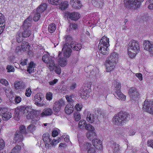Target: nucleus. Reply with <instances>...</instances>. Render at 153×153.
Returning <instances> with one entry per match:
<instances>
[{"mask_svg":"<svg viewBox=\"0 0 153 153\" xmlns=\"http://www.w3.org/2000/svg\"><path fill=\"white\" fill-rule=\"evenodd\" d=\"M90 89L87 86L82 87L80 91V95L82 98L85 99L89 97Z\"/></svg>","mask_w":153,"mask_h":153,"instance_id":"nucleus-12","label":"nucleus"},{"mask_svg":"<svg viewBox=\"0 0 153 153\" xmlns=\"http://www.w3.org/2000/svg\"><path fill=\"white\" fill-rule=\"evenodd\" d=\"M47 5L46 3H42L37 8L36 10L40 13L44 12L47 9Z\"/></svg>","mask_w":153,"mask_h":153,"instance_id":"nucleus-26","label":"nucleus"},{"mask_svg":"<svg viewBox=\"0 0 153 153\" xmlns=\"http://www.w3.org/2000/svg\"><path fill=\"white\" fill-rule=\"evenodd\" d=\"M85 128L86 129L90 130V131H94V127L89 124H87Z\"/></svg>","mask_w":153,"mask_h":153,"instance_id":"nucleus-50","label":"nucleus"},{"mask_svg":"<svg viewBox=\"0 0 153 153\" xmlns=\"http://www.w3.org/2000/svg\"><path fill=\"white\" fill-rule=\"evenodd\" d=\"M5 147V143L4 140L0 139V150L3 149Z\"/></svg>","mask_w":153,"mask_h":153,"instance_id":"nucleus-55","label":"nucleus"},{"mask_svg":"<svg viewBox=\"0 0 153 153\" xmlns=\"http://www.w3.org/2000/svg\"><path fill=\"white\" fill-rule=\"evenodd\" d=\"M82 107V105L81 103L77 104L75 106V109L77 111H81Z\"/></svg>","mask_w":153,"mask_h":153,"instance_id":"nucleus-54","label":"nucleus"},{"mask_svg":"<svg viewBox=\"0 0 153 153\" xmlns=\"http://www.w3.org/2000/svg\"><path fill=\"white\" fill-rule=\"evenodd\" d=\"M86 125V121L83 120H81L78 124L79 127L81 129L85 128Z\"/></svg>","mask_w":153,"mask_h":153,"instance_id":"nucleus-39","label":"nucleus"},{"mask_svg":"<svg viewBox=\"0 0 153 153\" xmlns=\"http://www.w3.org/2000/svg\"><path fill=\"white\" fill-rule=\"evenodd\" d=\"M86 119L89 123H92L94 121V114H91L90 112L88 111Z\"/></svg>","mask_w":153,"mask_h":153,"instance_id":"nucleus-28","label":"nucleus"},{"mask_svg":"<svg viewBox=\"0 0 153 153\" xmlns=\"http://www.w3.org/2000/svg\"><path fill=\"white\" fill-rule=\"evenodd\" d=\"M144 0H124L125 6L128 9H135L139 8Z\"/></svg>","mask_w":153,"mask_h":153,"instance_id":"nucleus-7","label":"nucleus"},{"mask_svg":"<svg viewBox=\"0 0 153 153\" xmlns=\"http://www.w3.org/2000/svg\"><path fill=\"white\" fill-rule=\"evenodd\" d=\"M74 106L72 104L68 103L65 106V111L67 114H70L72 113L74 110Z\"/></svg>","mask_w":153,"mask_h":153,"instance_id":"nucleus-19","label":"nucleus"},{"mask_svg":"<svg viewBox=\"0 0 153 153\" xmlns=\"http://www.w3.org/2000/svg\"><path fill=\"white\" fill-rule=\"evenodd\" d=\"M147 144L148 146H149L153 148V140H148Z\"/></svg>","mask_w":153,"mask_h":153,"instance_id":"nucleus-63","label":"nucleus"},{"mask_svg":"<svg viewBox=\"0 0 153 153\" xmlns=\"http://www.w3.org/2000/svg\"><path fill=\"white\" fill-rule=\"evenodd\" d=\"M47 64L48 67L50 68V69L51 71H53L54 69V66L55 64L54 63V59L52 57H50V59L46 63Z\"/></svg>","mask_w":153,"mask_h":153,"instance_id":"nucleus-24","label":"nucleus"},{"mask_svg":"<svg viewBox=\"0 0 153 153\" xmlns=\"http://www.w3.org/2000/svg\"><path fill=\"white\" fill-rule=\"evenodd\" d=\"M109 38L105 36L101 39L99 43L98 48L100 52L104 55H107L109 53L108 47L109 45Z\"/></svg>","mask_w":153,"mask_h":153,"instance_id":"nucleus-5","label":"nucleus"},{"mask_svg":"<svg viewBox=\"0 0 153 153\" xmlns=\"http://www.w3.org/2000/svg\"><path fill=\"white\" fill-rule=\"evenodd\" d=\"M29 108L26 106H20L16 108L14 112V119L19 120L21 116L26 113H27L26 117L27 119H31L32 121L35 122L39 120V117L37 115V112L35 111H29Z\"/></svg>","mask_w":153,"mask_h":153,"instance_id":"nucleus-1","label":"nucleus"},{"mask_svg":"<svg viewBox=\"0 0 153 153\" xmlns=\"http://www.w3.org/2000/svg\"><path fill=\"white\" fill-rule=\"evenodd\" d=\"M0 82L2 84L7 86L8 85L9 83L8 81L5 79H1L0 80Z\"/></svg>","mask_w":153,"mask_h":153,"instance_id":"nucleus-59","label":"nucleus"},{"mask_svg":"<svg viewBox=\"0 0 153 153\" xmlns=\"http://www.w3.org/2000/svg\"><path fill=\"white\" fill-rule=\"evenodd\" d=\"M48 2L50 4L57 5L62 3V0H48Z\"/></svg>","mask_w":153,"mask_h":153,"instance_id":"nucleus-38","label":"nucleus"},{"mask_svg":"<svg viewBox=\"0 0 153 153\" xmlns=\"http://www.w3.org/2000/svg\"><path fill=\"white\" fill-rule=\"evenodd\" d=\"M27 59H22L20 61V64L22 66H24L27 64Z\"/></svg>","mask_w":153,"mask_h":153,"instance_id":"nucleus-58","label":"nucleus"},{"mask_svg":"<svg viewBox=\"0 0 153 153\" xmlns=\"http://www.w3.org/2000/svg\"><path fill=\"white\" fill-rule=\"evenodd\" d=\"M115 88L114 89L115 93L114 94V96L118 99L124 101L126 98V96L120 91V90L121 87L120 84L119 82L116 81L114 85Z\"/></svg>","mask_w":153,"mask_h":153,"instance_id":"nucleus-9","label":"nucleus"},{"mask_svg":"<svg viewBox=\"0 0 153 153\" xmlns=\"http://www.w3.org/2000/svg\"><path fill=\"white\" fill-rule=\"evenodd\" d=\"M95 111H97V118L99 121L101 120H105L106 115V113L105 112L102 111H101V110L98 108L95 109Z\"/></svg>","mask_w":153,"mask_h":153,"instance_id":"nucleus-15","label":"nucleus"},{"mask_svg":"<svg viewBox=\"0 0 153 153\" xmlns=\"http://www.w3.org/2000/svg\"><path fill=\"white\" fill-rule=\"evenodd\" d=\"M143 46L145 50L148 51L151 54L153 55V42L149 41H144Z\"/></svg>","mask_w":153,"mask_h":153,"instance_id":"nucleus-13","label":"nucleus"},{"mask_svg":"<svg viewBox=\"0 0 153 153\" xmlns=\"http://www.w3.org/2000/svg\"><path fill=\"white\" fill-rule=\"evenodd\" d=\"M65 38V43L63 45H66L67 46H70V44L72 41V37L70 36H67Z\"/></svg>","mask_w":153,"mask_h":153,"instance_id":"nucleus-36","label":"nucleus"},{"mask_svg":"<svg viewBox=\"0 0 153 153\" xmlns=\"http://www.w3.org/2000/svg\"><path fill=\"white\" fill-rule=\"evenodd\" d=\"M107 90L104 87L100 88L99 89V93L101 95L102 94L103 96H106L107 94Z\"/></svg>","mask_w":153,"mask_h":153,"instance_id":"nucleus-40","label":"nucleus"},{"mask_svg":"<svg viewBox=\"0 0 153 153\" xmlns=\"http://www.w3.org/2000/svg\"><path fill=\"white\" fill-rule=\"evenodd\" d=\"M33 13H34V16L33 17V19L35 22L37 21L40 18L41 13L36 10H34Z\"/></svg>","mask_w":153,"mask_h":153,"instance_id":"nucleus-31","label":"nucleus"},{"mask_svg":"<svg viewBox=\"0 0 153 153\" xmlns=\"http://www.w3.org/2000/svg\"><path fill=\"white\" fill-rule=\"evenodd\" d=\"M56 28V27L55 24L54 23H52L50 24L48 27V30L50 33H53Z\"/></svg>","mask_w":153,"mask_h":153,"instance_id":"nucleus-32","label":"nucleus"},{"mask_svg":"<svg viewBox=\"0 0 153 153\" xmlns=\"http://www.w3.org/2000/svg\"><path fill=\"white\" fill-rule=\"evenodd\" d=\"M77 28V25L75 23H72L70 24L69 30H76Z\"/></svg>","mask_w":153,"mask_h":153,"instance_id":"nucleus-47","label":"nucleus"},{"mask_svg":"<svg viewBox=\"0 0 153 153\" xmlns=\"http://www.w3.org/2000/svg\"><path fill=\"white\" fill-rule=\"evenodd\" d=\"M68 2L67 1H65L63 2H62L61 3L60 8L62 10H64L67 8L68 7Z\"/></svg>","mask_w":153,"mask_h":153,"instance_id":"nucleus-41","label":"nucleus"},{"mask_svg":"<svg viewBox=\"0 0 153 153\" xmlns=\"http://www.w3.org/2000/svg\"><path fill=\"white\" fill-rule=\"evenodd\" d=\"M118 54L114 52L106 59L105 65L106 66V71L110 72L114 68L116 62L118 61Z\"/></svg>","mask_w":153,"mask_h":153,"instance_id":"nucleus-3","label":"nucleus"},{"mask_svg":"<svg viewBox=\"0 0 153 153\" xmlns=\"http://www.w3.org/2000/svg\"><path fill=\"white\" fill-rule=\"evenodd\" d=\"M22 33V36L24 38L29 37L31 34V31L29 30H23Z\"/></svg>","mask_w":153,"mask_h":153,"instance_id":"nucleus-33","label":"nucleus"},{"mask_svg":"<svg viewBox=\"0 0 153 153\" xmlns=\"http://www.w3.org/2000/svg\"><path fill=\"white\" fill-rule=\"evenodd\" d=\"M46 99L49 100H51L52 99V94L50 92H48L46 94Z\"/></svg>","mask_w":153,"mask_h":153,"instance_id":"nucleus-53","label":"nucleus"},{"mask_svg":"<svg viewBox=\"0 0 153 153\" xmlns=\"http://www.w3.org/2000/svg\"><path fill=\"white\" fill-rule=\"evenodd\" d=\"M42 95L39 93L37 94H36L35 97V104L37 106H42L41 103V101L42 100Z\"/></svg>","mask_w":153,"mask_h":153,"instance_id":"nucleus-20","label":"nucleus"},{"mask_svg":"<svg viewBox=\"0 0 153 153\" xmlns=\"http://www.w3.org/2000/svg\"><path fill=\"white\" fill-rule=\"evenodd\" d=\"M91 145L90 143H85L83 146V147H82V148H83V149H88L91 146Z\"/></svg>","mask_w":153,"mask_h":153,"instance_id":"nucleus-57","label":"nucleus"},{"mask_svg":"<svg viewBox=\"0 0 153 153\" xmlns=\"http://www.w3.org/2000/svg\"><path fill=\"white\" fill-rule=\"evenodd\" d=\"M53 113L52 110L50 108H45L42 111V116H49L52 115Z\"/></svg>","mask_w":153,"mask_h":153,"instance_id":"nucleus-27","label":"nucleus"},{"mask_svg":"<svg viewBox=\"0 0 153 153\" xmlns=\"http://www.w3.org/2000/svg\"><path fill=\"white\" fill-rule=\"evenodd\" d=\"M71 48L74 50L76 51L80 50L82 46L81 44H77L75 41H72L70 44Z\"/></svg>","mask_w":153,"mask_h":153,"instance_id":"nucleus-22","label":"nucleus"},{"mask_svg":"<svg viewBox=\"0 0 153 153\" xmlns=\"http://www.w3.org/2000/svg\"><path fill=\"white\" fill-rule=\"evenodd\" d=\"M19 131H16L15 134L14 140L16 143L22 142L23 136L27 135V134L25 127L24 125H21L19 127Z\"/></svg>","mask_w":153,"mask_h":153,"instance_id":"nucleus-6","label":"nucleus"},{"mask_svg":"<svg viewBox=\"0 0 153 153\" xmlns=\"http://www.w3.org/2000/svg\"><path fill=\"white\" fill-rule=\"evenodd\" d=\"M8 109L5 107H1L0 108V114L2 116L5 112H7V111H8Z\"/></svg>","mask_w":153,"mask_h":153,"instance_id":"nucleus-52","label":"nucleus"},{"mask_svg":"<svg viewBox=\"0 0 153 153\" xmlns=\"http://www.w3.org/2000/svg\"><path fill=\"white\" fill-rule=\"evenodd\" d=\"M54 71L56 73L58 74H60L61 73V69L59 66L56 64L54 66Z\"/></svg>","mask_w":153,"mask_h":153,"instance_id":"nucleus-43","label":"nucleus"},{"mask_svg":"<svg viewBox=\"0 0 153 153\" xmlns=\"http://www.w3.org/2000/svg\"><path fill=\"white\" fill-rule=\"evenodd\" d=\"M27 20H25L22 26L23 30H29L28 29L31 25L30 22H28Z\"/></svg>","mask_w":153,"mask_h":153,"instance_id":"nucleus-34","label":"nucleus"},{"mask_svg":"<svg viewBox=\"0 0 153 153\" xmlns=\"http://www.w3.org/2000/svg\"><path fill=\"white\" fill-rule=\"evenodd\" d=\"M27 42H23L21 45L22 50L23 51H26L28 48H29V46Z\"/></svg>","mask_w":153,"mask_h":153,"instance_id":"nucleus-42","label":"nucleus"},{"mask_svg":"<svg viewBox=\"0 0 153 153\" xmlns=\"http://www.w3.org/2000/svg\"><path fill=\"white\" fill-rule=\"evenodd\" d=\"M62 51L64 52V55L67 57H69L71 55V49L69 46L63 45Z\"/></svg>","mask_w":153,"mask_h":153,"instance_id":"nucleus-17","label":"nucleus"},{"mask_svg":"<svg viewBox=\"0 0 153 153\" xmlns=\"http://www.w3.org/2000/svg\"><path fill=\"white\" fill-rule=\"evenodd\" d=\"M32 93L31 89L29 88L26 89L25 95L27 97H29L30 96Z\"/></svg>","mask_w":153,"mask_h":153,"instance_id":"nucleus-51","label":"nucleus"},{"mask_svg":"<svg viewBox=\"0 0 153 153\" xmlns=\"http://www.w3.org/2000/svg\"><path fill=\"white\" fill-rule=\"evenodd\" d=\"M12 117L11 113L8 111L5 112L3 115H2V119L4 120H7L9 119Z\"/></svg>","mask_w":153,"mask_h":153,"instance_id":"nucleus-29","label":"nucleus"},{"mask_svg":"<svg viewBox=\"0 0 153 153\" xmlns=\"http://www.w3.org/2000/svg\"><path fill=\"white\" fill-rule=\"evenodd\" d=\"M65 97L68 101L69 102V103L72 104V103L74 102V100L72 99V96H69L67 95Z\"/></svg>","mask_w":153,"mask_h":153,"instance_id":"nucleus-56","label":"nucleus"},{"mask_svg":"<svg viewBox=\"0 0 153 153\" xmlns=\"http://www.w3.org/2000/svg\"><path fill=\"white\" fill-rule=\"evenodd\" d=\"M60 53L58 55V57L59 58L58 59V62L59 65L62 67H63L65 66L67 64V62L66 59L65 58H61L60 57Z\"/></svg>","mask_w":153,"mask_h":153,"instance_id":"nucleus-23","label":"nucleus"},{"mask_svg":"<svg viewBox=\"0 0 153 153\" xmlns=\"http://www.w3.org/2000/svg\"><path fill=\"white\" fill-rule=\"evenodd\" d=\"M111 146H112V147L114 150V152L115 153H117L118 152L119 150V145L116 144L115 143H114L113 142L112 143H111Z\"/></svg>","mask_w":153,"mask_h":153,"instance_id":"nucleus-37","label":"nucleus"},{"mask_svg":"<svg viewBox=\"0 0 153 153\" xmlns=\"http://www.w3.org/2000/svg\"><path fill=\"white\" fill-rule=\"evenodd\" d=\"M21 98L19 96H16L15 97L14 101L16 103H19L21 101Z\"/></svg>","mask_w":153,"mask_h":153,"instance_id":"nucleus-60","label":"nucleus"},{"mask_svg":"<svg viewBox=\"0 0 153 153\" xmlns=\"http://www.w3.org/2000/svg\"><path fill=\"white\" fill-rule=\"evenodd\" d=\"M86 137L90 140H94L97 137L96 133L93 131H88L87 133Z\"/></svg>","mask_w":153,"mask_h":153,"instance_id":"nucleus-25","label":"nucleus"},{"mask_svg":"<svg viewBox=\"0 0 153 153\" xmlns=\"http://www.w3.org/2000/svg\"><path fill=\"white\" fill-rule=\"evenodd\" d=\"M102 145L101 141H99L98 144H97V147H95L98 150H101L102 149Z\"/></svg>","mask_w":153,"mask_h":153,"instance_id":"nucleus-61","label":"nucleus"},{"mask_svg":"<svg viewBox=\"0 0 153 153\" xmlns=\"http://www.w3.org/2000/svg\"><path fill=\"white\" fill-rule=\"evenodd\" d=\"M64 105V102L62 100H60L59 101L55 102L53 106V109L54 112L55 113L59 112L61 110V107Z\"/></svg>","mask_w":153,"mask_h":153,"instance_id":"nucleus-14","label":"nucleus"},{"mask_svg":"<svg viewBox=\"0 0 153 153\" xmlns=\"http://www.w3.org/2000/svg\"><path fill=\"white\" fill-rule=\"evenodd\" d=\"M14 86L16 89L22 91L25 89L26 85L22 82H16L14 83Z\"/></svg>","mask_w":153,"mask_h":153,"instance_id":"nucleus-16","label":"nucleus"},{"mask_svg":"<svg viewBox=\"0 0 153 153\" xmlns=\"http://www.w3.org/2000/svg\"><path fill=\"white\" fill-rule=\"evenodd\" d=\"M130 98L132 100H136L140 97V94L135 88H130L129 92Z\"/></svg>","mask_w":153,"mask_h":153,"instance_id":"nucleus-11","label":"nucleus"},{"mask_svg":"<svg viewBox=\"0 0 153 153\" xmlns=\"http://www.w3.org/2000/svg\"><path fill=\"white\" fill-rule=\"evenodd\" d=\"M50 137L48 133L44 134L42 136V140L45 143V147L46 148H48L51 146H55L59 142V140L53 139L52 140Z\"/></svg>","mask_w":153,"mask_h":153,"instance_id":"nucleus-8","label":"nucleus"},{"mask_svg":"<svg viewBox=\"0 0 153 153\" xmlns=\"http://www.w3.org/2000/svg\"><path fill=\"white\" fill-rule=\"evenodd\" d=\"M7 72H13L14 71L15 69L13 66L10 65H8L7 67Z\"/></svg>","mask_w":153,"mask_h":153,"instance_id":"nucleus-49","label":"nucleus"},{"mask_svg":"<svg viewBox=\"0 0 153 153\" xmlns=\"http://www.w3.org/2000/svg\"><path fill=\"white\" fill-rule=\"evenodd\" d=\"M76 84L75 83H73L70 86V89L71 90H74L76 86Z\"/></svg>","mask_w":153,"mask_h":153,"instance_id":"nucleus-64","label":"nucleus"},{"mask_svg":"<svg viewBox=\"0 0 153 153\" xmlns=\"http://www.w3.org/2000/svg\"><path fill=\"white\" fill-rule=\"evenodd\" d=\"M92 3L94 6L101 8L103 5L104 0H92Z\"/></svg>","mask_w":153,"mask_h":153,"instance_id":"nucleus-21","label":"nucleus"},{"mask_svg":"<svg viewBox=\"0 0 153 153\" xmlns=\"http://www.w3.org/2000/svg\"><path fill=\"white\" fill-rule=\"evenodd\" d=\"M27 130L32 132L35 130V126L33 124H30L27 127Z\"/></svg>","mask_w":153,"mask_h":153,"instance_id":"nucleus-48","label":"nucleus"},{"mask_svg":"<svg viewBox=\"0 0 153 153\" xmlns=\"http://www.w3.org/2000/svg\"><path fill=\"white\" fill-rule=\"evenodd\" d=\"M21 147L19 145H17L12 150L11 153H17L20 151Z\"/></svg>","mask_w":153,"mask_h":153,"instance_id":"nucleus-45","label":"nucleus"},{"mask_svg":"<svg viewBox=\"0 0 153 153\" xmlns=\"http://www.w3.org/2000/svg\"><path fill=\"white\" fill-rule=\"evenodd\" d=\"M128 55L130 57L133 58L136 56L140 51V45L137 41L132 39L128 43Z\"/></svg>","mask_w":153,"mask_h":153,"instance_id":"nucleus-4","label":"nucleus"},{"mask_svg":"<svg viewBox=\"0 0 153 153\" xmlns=\"http://www.w3.org/2000/svg\"><path fill=\"white\" fill-rule=\"evenodd\" d=\"M52 57L50 56V55L48 52H46L45 53L43 56L42 59L43 62L46 63V62H48V61L49 60L50 58Z\"/></svg>","mask_w":153,"mask_h":153,"instance_id":"nucleus-35","label":"nucleus"},{"mask_svg":"<svg viewBox=\"0 0 153 153\" xmlns=\"http://www.w3.org/2000/svg\"><path fill=\"white\" fill-rule=\"evenodd\" d=\"M80 15L78 13L74 12L69 13L68 18L72 20L76 21L78 20L80 18Z\"/></svg>","mask_w":153,"mask_h":153,"instance_id":"nucleus-18","label":"nucleus"},{"mask_svg":"<svg viewBox=\"0 0 153 153\" xmlns=\"http://www.w3.org/2000/svg\"><path fill=\"white\" fill-rule=\"evenodd\" d=\"M4 21V16L0 13V34L3 31L2 26L4 25L3 24Z\"/></svg>","mask_w":153,"mask_h":153,"instance_id":"nucleus-30","label":"nucleus"},{"mask_svg":"<svg viewBox=\"0 0 153 153\" xmlns=\"http://www.w3.org/2000/svg\"><path fill=\"white\" fill-rule=\"evenodd\" d=\"M99 141H101L100 140L97 139L96 138L92 140V144L94 147H97V144H98Z\"/></svg>","mask_w":153,"mask_h":153,"instance_id":"nucleus-62","label":"nucleus"},{"mask_svg":"<svg viewBox=\"0 0 153 153\" xmlns=\"http://www.w3.org/2000/svg\"><path fill=\"white\" fill-rule=\"evenodd\" d=\"M130 118V115L128 113L121 111L114 115L112 119V122L114 125L123 126L129 120Z\"/></svg>","mask_w":153,"mask_h":153,"instance_id":"nucleus-2","label":"nucleus"},{"mask_svg":"<svg viewBox=\"0 0 153 153\" xmlns=\"http://www.w3.org/2000/svg\"><path fill=\"white\" fill-rule=\"evenodd\" d=\"M143 108L144 110L147 112L153 114V101L145 100L143 105Z\"/></svg>","mask_w":153,"mask_h":153,"instance_id":"nucleus-10","label":"nucleus"},{"mask_svg":"<svg viewBox=\"0 0 153 153\" xmlns=\"http://www.w3.org/2000/svg\"><path fill=\"white\" fill-rule=\"evenodd\" d=\"M72 6L73 8L76 9H79L81 7L82 4L81 1H80L79 2H77V3L72 4Z\"/></svg>","mask_w":153,"mask_h":153,"instance_id":"nucleus-44","label":"nucleus"},{"mask_svg":"<svg viewBox=\"0 0 153 153\" xmlns=\"http://www.w3.org/2000/svg\"><path fill=\"white\" fill-rule=\"evenodd\" d=\"M74 117L75 120L79 121L81 118V116L80 113L78 112H76L74 113Z\"/></svg>","mask_w":153,"mask_h":153,"instance_id":"nucleus-46","label":"nucleus"}]
</instances>
